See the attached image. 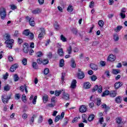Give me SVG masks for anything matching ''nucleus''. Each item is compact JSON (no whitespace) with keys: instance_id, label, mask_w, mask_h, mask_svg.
Listing matches in <instances>:
<instances>
[{"instance_id":"1","label":"nucleus","mask_w":127,"mask_h":127,"mask_svg":"<svg viewBox=\"0 0 127 127\" xmlns=\"http://www.w3.org/2000/svg\"><path fill=\"white\" fill-rule=\"evenodd\" d=\"M10 95L8 96L6 94L1 96V100L3 104H8V101L10 100Z\"/></svg>"},{"instance_id":"2","label":"nucleus","mask_w":127,"mask_h":127,"mask_svg":"<svg viewBox=\"0 0 127 127\" xmlns=\"http://www.w3.org/2000/svg\"><path fill=\"white\" fill-rule=\"evenodd\" d=\"M0 17L1 19L3 20L5 19L6 17V11H5V8H1L0 10Z\"/></svg>"},{"instance_id":"3","label":"nucleus","mask_w":127,"mask_h":127,"mask_svg":"<svg viewBox=\"0 0 127 127\" xmlns=\"http://www.w3.org/2000/svg\"><path fill=\"white\" fill-rule=\"evenodd\" d=\"M5 44H6V47L11 49L12 48V45L14 43V40L13 39L8 40L5 41Z\"/></svg>"},{"instance_id":"4","label":"nucleus","mask_w":127,"mask_h":127,"mask_svg":"<svg viewBox=\"0 0 127 127\" xmlns=\"http://www.w3.org/2000/svg\"><path fill=\"white\" fill-rule=\"evenodd\" d=\"M23 34H24V35L26 36H28L29 35L30 39H33L34 38V35L32 33H30L29 29L25 30L23 32Z\"/></svg>"},{"instance_id":"5","label":"nucleus","mask_w":127,"mask_h":127,"mask_svg":"<svg viewBox=\"0 0 127 127\" xmlns=\"http://www.w3.org/2000/svg\"><path fill=\"white\" fill-rule=\"evenodd\" d=\"M41 33L39 34L38 36L39 39H42L43 38V36L45 35V29L43 28H40Z\"/></svg>"},{"instance_id":"6","label":"nucleus","mask_w":127,"mask_h":127,"mask_svg":"<svg viewBox=\"0 0 127 127\" xmlns=\"http://www.w3.org/2000/svg\"><path fill=\"white\" fill-rule=\"evenodd\" d=\"M23 50L24 51V53H28V51L29 50L28 48H29V45L27 43H24L23 45Z\"/></svg>"},{"instance_id":"7","label":"nucleus","mask_w":127,"mask_h":127,"mask_svg":"<svg viewBox=\"0 0 127 127\" xmlns=\"http://www.w3.org/2000/svg\"><path fill=\"white\" fill-rule=\"evenodd\" d=\"M78 77L79 79H83V78L85 77V74L84 73V72L81 71V69L80 68L78 69Z\"/></svg>"},{"instance_id":"8","label":"nucleus","mask_w":127,"mask_h":127,"mask_svg":"<svg viewBox=\"0 0 127 127\" xmlns=\"http://www.w3.org/2000/svg\"><path fill=\"white\" fill-rule=\"evenodd\" d=\"M63 91V99L64 100H69V94L65 93V90L62 89Z\"/></svg>"},{"instance_id":"9","label":"nucleus","mask_w":127,"mask_h":127,"mask_svg":"<svg viewBox=\"0 0 127 127\" xmlns=\"http://www.w3.org/2000/svg\"><path fill=\"white\" fill-rule=\"evenodd\" d=\"M108 61H110L111 62H114V61H116V56L111 54L108 58Z\"/></svg>"},{"instance_id":"10","label":"nucleus","mask_w":127,"mask_h":127,"mask_svg":"<svg viewBox=\"0 0 127 127\" xmlns=\"http://www.w3.org/2000/svg\"><path fill=\"white\" fill-rule=\"evenodd\" d=\"M20 90L21 92H24V90L26 93H28L27 86L26 85H22L20 87Z\"/></svg>"},{"instance_id":"11","label":"nucleus","mask_w":127,"mask_h":127,"mask_svg":"<svg viewBox=\"0 0 127 127\" xmlns=\"http://www.w3.org/2000/svg\"><path fill=\"white\" fill-rule=\"evenodd\" d=\"M18 67V64H13L10 68V71L11 72H14V71H15L16 70V68H17Z\"/></svg>"},{"instance_id":"12","label":"nucleus","mask_w":127,"mask_h":127,"mask_svg":"<svg viewBox=\"0 0 127 127\" xmlns=\"http://www.w3.org/2000/svg\"><path fill=\"white\" fill-rule=\"evenodd\" d=\"M98 122L100 125H102L103 127H106V124L105 123L103 124V123H104V117H101L99 118Z\"/></svg>"},{"instance_id":"13","label":"nucleus","mask_w":127,"mask_h":127,"mask_svg":"<svg viewBox=\"0 0 127 127\" xmlns=\"http://www.w3.org/2000/svg\"><path fill=\"white\" fill-rule=\"evenodd\" d=\"M84 89H90L91 88V83L89 82H85L83 84Z\"/></svg>"},{"instance_id":"14","label":"nucleus","mask_w":127,"mask_h":127,"mask_svg":"<svg viewBox=\"0 0 127 127\" xmlns=\"http://www.w3.org/2000/svg\"><path fill=\"white\" fill-rule=\"evenodd\" d=\"M58 54L61 57L64 56V52H63V49L59 48L58 49Z\"/></svg>"},{"instance_id":"15","label":"nucleus","mask_w":127,"mask_h":127,"mask_svg":"<svg viewBox=\"0 0 127 127\" xmlns=\"http://www.w3.org/2000/svg\"><path fill=\"white\" fill-rule=\"evenodd\" d=\"M42 100L43 101V102L45 104H46V103H47V102H48V95H46V94H44L43 96Z\"/></svg>"},{"instance_id":"16","label":"nucleus","mask_w":127,"mask_h":127,"mask_svg":"<svg viewBox=\"0 0 127 127\" xmlns=\"http://www.w3.org/2000/svg\"><path fill=\"white\" fill-rule=\"evenodd\" d=\"M90 66L92 70H94L95 71L98 70V65H96L95 64H91Z\"/></svg>"},{"instance_id":"17","label":"nucleus","mask_w":127,"mask_h":127,"mask_svg":"<svg viewBox=\"0 0 127 127\" xmlns=\"http://www.w3.org/2000/svg\"><path fill=\"white\" fill-rule=\"evenodd\" d=\"M77 86V80H73L71 83V89H75Z\"/></svg>"},{"instance_id":"18","label":"nucleus","mask_w":127,"mask_h":127,"mask_svg":"<svg viewBox=\"0 0 127 127\" xmlns=\"http://www.w3.org/2000/svg\"><path fill=\"white\" fill-rule=\"evenodd\" d=\"M123 86V82H116L115 84V89H119L120 87H122Z\"/></svg>"},{"instance_id":"19","label":"nucleus","mask_w":127,"mask_h":127,"mask_svg":"<svg viewBox=\"0 0 127 127\" xmlns=\"http://www.w3.org/2000/svg\"><path fill=\"white\" fill-rule=\"evenodd\" d=\"M80 113H85L87 111V108L84 105H82L79 108Z\"/></svg>"},{"instance_id":"20","label":"nucleus","mask_w":127,"mask_h":127,"mask_svg":"<svg viewBox=\"0 0 127 127\" xmlns=\"http://www.w3.org/2000/svg\"><path fill=\"white\" fill-rule=\"evenodd\" d=\"M40 12H41V9L39 8H37L32 11V13H33V14H37L40 13Z\"/></svg>"},{"instance_id":"21","label":"nucleus","mask_w":127,"mask_h":127,"mask_svg":"<svg viewBox=\"0 0 127 127\" xmlns=\"http://www.w3.org/2000/svg\"><path fill=\"white\" fill-rule=\"evenodd\" d=\"M29 23H30V25H31V26H35V22H34V18H33V17L30 18Z\"/></svg>"},{"instance_id":"22","label":"nucleus","mask_w":127,"mask_h":127,"mask_svg":"<svg viewBox=\"0 0 127 127\" xmlns=\"http://www.w3.org/2000/svg\"><path fill=\"white\" fill-rule=\"evenodd\" d=\"M4 40L6 41V40H10L11 39H10V34L9 33H5L4 34Z\"/></svg>"},{"instance_id":"23","label":"nucleus","mask_w":127,"mask_h":127,"mask_svg":"<svg viewBox=\"0 0 127 127\" xmlns=\"http://www.w3.org/2000/svg\"><path fill=\"white\" fill-rule=\"evenodd\" d=\"M76 63H75V60L74 59H71V67L72 68H76Z\"/></svg>"},{"instance_id":"24","label":"nucleus","mask_w":127,"mask_h":127,"mask_svg":"<svg viewBox=\"0 0 127 127\" xmlns=\"http://www.w3.org/2000/svg\"><path fill=\"white\" fill-rule=\"evenodd\" d=\"M109 95L112 98H115L117 96V92L115 91H112L109 93Z\"/></svg>"},{"instance_id":"25","label":"nucleus","mask_w":127,"mask_h":127,"mask_svg":"<svg viewBox=\"0 0 127 127\" xmlns=\"http://www.w3.org/2000/svg\"><path fill=\"white\" fill-rule=\"evenodd\" d=\"M94 119H95V116L93 114L90 115L88 118V122H92L94 121Z\"/></svg>"},{"instance_id":"26","label":"nucleus","mask_w":127,"mask_h":127,"mask_svg":"<svg viewBox=\"0 0 127 127\" xmlns=\"http://www.w3.org/2000/svg\"><path fill=\"white\" fill-rule=\"evenodd\" d=\"M102 109H105V112H108V110H110V107L107 106V104H103L101 105Z\"/></svg>"},{"instance_id":"27","label":"nucleus","mask_w":127,"mask_h":127,"mask_svg":"<svg viewBox=\"0 0 127 127\" xmlns=\"http://www.w3.org/2000/svg\"><path fill=\"white\" fill-rule=\"evenodd\" d=\"M62 93H63V91H62V90H56L55 91V95L57 97H58V96H60V94Z\"/></svg>"},{"instance_id":"28","label":"nucleus","mask_w":127,"mask_h":127,"mask_svg":"<svg viewBox=\"0 0 127 127\" xmlns=\"http://www.w3.org/2000/svg\"><path fill=\"white\" fill-rule=\"evenodd\" d=\"M82 117L83 119V123H85V124H87L88 123V121H87V118H88L87 115H83Z\"/></svg>"},{"instance_id":"29","label":"nucleus","mask_w":127,"mask_h":127,"mask_svg":"<svg viewBox=\"0 0 127 127\" xmlns=\"http://www.w3.org/2000/svg\"><path fill=\"white\" fill-rule=\"evenodd\" d=\"M122 28H123V26H118L116 28L114 29V30L115 31H116V32H119V31H121V29H122Z\"/></svg>"},{"instance_id":"30","label":"nucleus","mask_w":127,"mask_h":127,"mask_svg":"<svg viewBox=\"0 0 127 127\" xmlns=\"http://www.w3.org/2000/svg\"><path fill=\"white\" fill-rule=\"evenodd\" d=\"M110 94V91L109 90H106L104 92L102 95V97H106V96H108V95Z\"/></svg>"},{"instance_id":"31","label":"nucleus","mask_w":127,"mask_h":127,"mask_svg":"<svg viewBox=\"0 0 127 127\" xmlns=\"http://www.w3.org/2000/svg\"><path fill=\"white\" fill-rule=\"evenodd\" d=\"M121 72V70L118 69H113V73L115 75H117V74H119Z\"/></svg>"},{"instance_id":"32","label":"nucleus","mask_w":127,"mask_h":127,"mask_svg":"<svg viewBox=\"0 0 127 127\" xmlns=\"http://www.w3.org/2000/svg\"><path fill=\"white\" fill-rule=\"evenodd\" d=\"M73 6L72 5L68 6L67 8V10L68 12H72V11H73Z\"/></svg>"},{"instance_id":"33","label":"nucleus","mask_w":127,"mask_h":127,"mask_svg":"<svg viewBox=\"0 0 127 127\" xmlns=\"http://www.w3.org/2000/svg\"><path fill=\"white\" fill-rule=\"evenodd\" d=\"M104 21L100 20L98 21V25L100 26V27H103L104 26Z\"/></svg>"},{"instance_id":"34","label":"nucleus","mask_w":127,"mask_h":127,"mask_svg":"<svg viewBox=\"0 0 127 127\" xmlns=\"http://www.w3.org/2000/svg\"><path fill=\"white\" fill-rule=\"evenodd\" d=\"M122 97L121 96L117 97L115 100L116 102L117 103H122Z\"/></svg>"},{"instance_id":"35","label":"nucleus","mask_w":127,"mask_h":127,"mask_svg":"<svg viewBox=\"0 0 127 127\" xmlns=\"http://www.w3.org/2000/svg\"><path fill=\"white\" fill-rule=\"evenodd\" d=\"M61 40L63 42H66L67 41V39L63 36V35H61Z\"/></svg>"},{"instance_id":"36","label":"nucleus","mask_w":127,"mask_h":127,"mask_svg":"<svg viewBox=\"0 0 127 127\" xmlns=\"http://www.w3.org/2000/svg\"><path fill=\"white\" fill-rule=\"evenodd\" d=\"M32 67L34 69H37L38 68V66L37 65V63L36 62H33L32 63Z\"/></svg>"},{"instance_id":"37","label":"nucleus","mask_w":127,"mask_h":127,"mask_svg":"<svg viewBox=\"0 0 127 127\" xmlns=\"http://www.w3.org/2000/svg\"><path fill=\"white\" fill-rule=\"evenodd\" d=\"M22 63L23 65H24V66L27 65V59H26V58L23 59V60H22Z\"/></svg>"},{"instance_id":"38","label":"nucleus","mask_w":127,"mask_h":127,"mask_svg":"<svg viewBox=\"0 0 127 127\" xmlns=\"http://www.w3.org/2000/svg\"><path fill=\"white\" fill-rule=\"evenodd\" d=\"M48 63H49L48 59H44L42 61V64H43V65H46L47 64H48Z\"/></svg>"},{"instance_id":"39","label":"nucleus","mask_w":127,"mask_h":127,"mask_svg":"<svg viewBox=\"0 0 127 127\" xmlns=\"http://www.w3.org/2000/svg\"><path fill=\"white\" fill-rule=\"evenodd\" d=\"M9 90H10V86H9V85H5L4 87V91H9Z\"/></svg>"},{"instance_id":"40","label":"nucleus","mask_w":127,"mask_h":127,"mask_svg":"<svg viewBox=\"0 0 127 127\" xmlns=\"http://www.w3.org/2000/svg\"><path fill=\"white\" fill-rule=\"evenodd\" d=\"M68 54H71L72 53V47L69 46L68 48L67 49Z\"/></svg>"},{"instance_id":"41","label":"nucleus","mask_w":127,"mask_h":127,"mask_svg":"<svg viewBox=\"0 0 127 127\" xmlns=\"http://www.w3.org/2000/svg\"><path fill=\"white\" fill-rule=\"evenodd\" d=\"M22 100L24 103H26V96H25V94L22 95Z\"/></svg>"},{"instance_id":"42","label":"nucleus","mask_w":127,"mask_h":127,"mask_svg":"<svg viewBox=\"0 0 127 127\" xmlns=\"http://www.w3.org/2000/svg\"><path fill=\"white\" fill-rule=\"evenodd\" d=\"M18 80H19V77H18V75H17V74H15L14 75V81L15 82H17Z\"/></svg>"},{"instance_id":"43","label":"nucleus","mask_w":127,"mask_h":127,"mask_svg":"<svg viewBox=\"0 0 127 127\" xmlns=\"http://www.w3.org/2000/svg\"><path fill=\"white\" fill-rule=\"evenodd\" d=\"M116 123L117 124H120L122 123V118L118 117L116 118Z\"/></svg>"},{"instance_id":"44","label":"nucleus","mask_w":127,"mask_h":127,"mask_svg":"<svg viewBox=\"0 0 127 127\" xmlns=\"http://www.w3.org/2000/svg\"><path fill=\"white\" fill-rule=\"evenodd\" d=\"M20 94L19 93H16L15 95V100H19L20 99Z\"/></svg>"},{"instance_id":"45","label":"nucleus","mask_w":127,"mask_h":127,"mask_svg":"<svg viewBox=\"0 0 127 127\" xmlns=\"http://www.w3.org/2000/svg\"><path fill=\"white\" fill-rule=\"evenodd\" d=\"M37 100V96H35L33 99V101H32V104H33V105H35L36 104V100Z\"/></svg>"},{"instance_id":"46","label":"nucleus","mask_w":127,"mask_h":127,"mask_svg":"<svg viewBox=\"0 0 127 127\" xmlns=\"http://www.w3.org/2000/svg\"><path fill=\"white\" fill-rule=\"evenodd\" d=\"M64 66V60L62 59L60 61V66L63 67Z\"/></svg>"},{"instance_id":"47","label":"nucleus","mask_w":127,"mask_h":127,"mask_svg":"<svg viewBox=\"0 0 127 127\" xmlns=\"http://www.w3.org/2000/svg\"><path fill=\"white\" fill-rule=\"evenodd\" d=\"M48 73H49V68H46L44 70V73L45 74V75H47Z\"/></svg>"},{"instance_id":"48","label":"nucleus","mask_w":127,"mask_h":127,"mask_svg":"<svg viewBox=\"0 0 127 127\" xmlns=\"http://www.w3.org/2000/svg\"><path fill=\"white\" fill-rule=\"evenodd\" d=\"M98 93H102L103 92V87L101 85H100L98 87Z\"/></svg>"},{"instance_id":"49","label":"nucleus","mask_w":127,"mask_h":127,"mask_svg":"<svg viewBox=\"0 0 127 127\" xmlns=\"http://www.w3.org/2000/svg\"><path fill=\"white\" fill-rule=\"evenodd\" d=\"M61 119V116H60V115H58L56 117L55 119V122L56 123H57V122H58L59 120H60Z\"/></svg>"},{"instance_id":"50","label":"nucleus","mask_w":127,"mask_h":127,"mask_svg":"<svg viewBox=\"0 0 127 127\" xmlns=\"http://www.w3.org/2000/svg\"><path fill=\"white\" fill-rule=\"evenodd\" d=\"M65 76H66V73H65L64 72H63L62 73V78H61V80L63 82L64 81V78H65Z\"/></svg>"},{"instance_id":"51","label":"nucleus","mask_w":127,"mask_h":127,"mask_svg":"<svg viewBox=\"0 0 127 127\" xmlns=\"http://www.w3.org/2000/svg\"><path fill=\"white\" fill-rule=\"evenodd\" d=\"M114 39L115 41H118V40H119V36L118 34H115L114 35Z\"/></svg>"},{"instance_id":"52","label":"nucleus","mask_w":127,"mask_h":127,"mask_svg":"<svg viewBox=\"0 0 127 127\" xmlns=\"http://www.w3.org/2000/svg\"><path fill=\"white\" fill-rule=\"evenodd\" d=\"M37 117V116L36 115H34L31 120H30V122H32V123H33L34 122V119L36 118Z\"/></svg>"},{"instance_id":"53","label":"nucleus","mask_w":127,"mask_h":127,"mask_svg":"<svg viewBox=\"0 0 127 127\" xmlns=\"http://www.w3.org/2000/svg\"><path fill=\"white\" fill-rule=\"evenodd\" d=\"M37 57H41L43 55V54L41 52H38L37 53Z\"/></svg>"},{"instance_id":"54","label":"nucleus","mask_w":127,"mask_h":127,"mask_svg":"<svg viewBox=\"0 0 127 127\" xmlns=\"http://www.w3.org/2000/svg\"><path fill=\"white\" fill-rule=\"evenodd\" d=\"M98 88H99V86L95 85L92 89V92H96V91L98 90Z\"/></svg>"},{"instance_id":"55","label":"nucleus","mask_w":127,"mask_h":127,"mask_svg":"<svg viewBox=\"0 0 127 127\" xmlns=\"http://www.w3.org/2000/svg\"><path fill=\"white\" fill-rule=\"evenodd\" d=\"M28 117V116L26 114H24L22 116V119H23V120H26V119H27Z\"/></svg>"},{"instance_id":"56","label":"nucleus","mask_w":127,"mask_h":127,"mask_svg":"<svg viewBox=\"0 0 127 127\" xmlns=\"http://www.w3.org/2000/svg\"><path fill=\"white\" fill-rule=\"evenodd\" d=\"M72 32L74 34H75V35H77V34L78 33V30H77L76 29L73 28L72 29Z\"/></svg>"},{"instance_id":"57","label":"nucleus","mask_w":127,"mask_h":127,"mask_svg":"<svg viewBox=\"0 0 127 127\" xmlns=\"http://www.w3.org/2000/svg\"><path fill=\"white\" fill-rule=\"evenodd\" d=\"M120 15L121 16V18H123V19H124V18H126V14H125V13H124V12H121Z\"/></svg>"},{"instance_id":"58","label":"nucleus","mask_w":127,"mask_h":127,"mask_svg":"<svg viewBox=\"0 0 127 127\" xmlns=\"http://www.w3.org/2000/svg\"><path fill=\"white\" fill-rule=\"evenodd\" d=\"M91 81H96L97 80V76L95 75H92L91 77Z\"/></svg>"},{"instance_id":"59","label":"nucleus","mask_w":127,"mask_h":127,"mask_svg":"<svg viewBox=\"0 0 127 127\" xmlns=\"http://www.w3.org/2000/svg\"><path fill=\"white\" fill-rule=\"evenodd\" d=\"M14 36H15L16 37H18V36H19V32H18V31L16 30L15 31Z\"/></svg>"},{"instance_id":"60","label":"nucleus","mask_w":127,"mask_h":127,"mask_svg":"<svg viewBox=\"0 0 127 127\" xmlns=\"http://www.w3.org/2000/svg\"><path fill=\"white\" fill-rule=\"evenodd\" d=\"M8 77V73L6 72L3 76V79H4L5 80H6V79H7V77Z\"/></svg>"},{"instance_id":"61","label":"nucleus","mask_w":127,"mask_h":127,"mask_svg":"<svg viewBox=\"0 0 127 127\" xmlns=\"http://www.w3.org/2000/svg\"><path fill=\"white\" fill-rule=\"evenodd\" d=\"M95 4V2L94 1H91L90 2V4H89V7L91 8H93L94 7V5Z\"/></svg>"},{"instance_id":"62","label":"nucleus","mask_w":127,"mask_h":127,"mask_svg":"<svg viewBox=\"0 0 127 127\" xmlns=\"http://www.w3.org/2000/svg\"><path fill=\"white\" fill-rule=\"evenodd\" d=\"M38 64H42V60L41 59H38L37 60Z\"/></svg>"},{"instance_id":"63","label":"nucleus","mask_w":127,"mask_h":127,"mask_svg":"<svg viewBox=\"0 0 127 127\" xmlns=\"http://www.w3.org/2000/svg\"><path fill=\"white\" fill-rule=\"evenodd\" d=\"M54 27H55V29H56L57 30H59V29L60 28V27H59V25H58L57 24L54 25Z\"/></svg>"},{"instance_id":"64","label":"nucleus","mask_w":127,"mask_h":127,"mask_svg":"<svg viewBox=\"0 0 127 127\" xmlns=\"http://www.w3.org/2000/svg\"><path fill=\"white\" fill-rule=\"evenodd\" d=\"M72 122L73 124H75V123H77V122H78V118H74Z\"/></svg>"}]
</instances>
